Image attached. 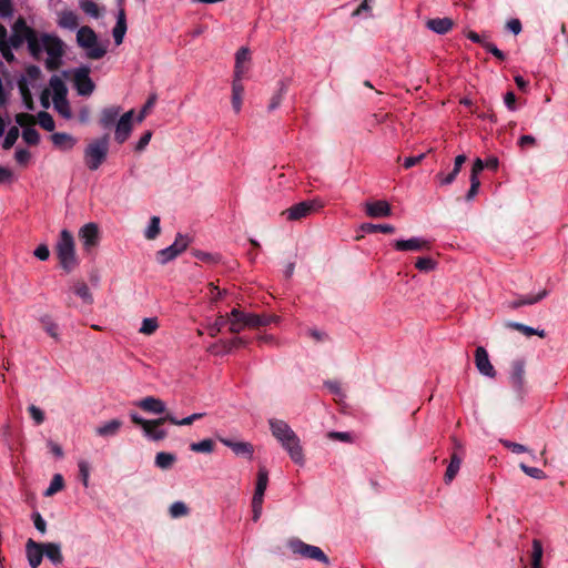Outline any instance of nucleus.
Returning <instances> with one entry per match:
<instances>
[{
  "instance_id": "obj_60",
  "label": "nucleus",
  "mask_w": 568,
  "mask_h": 568,
  "mask_svg": "<svg viewBox=\"0 0 568 568\" xmlns=\"http://www.w3.org/2000/svg\"><path fill=\"white\" fill-rule=\"evenodd\" d=\"M28 410L37 425H41L44 422V413L39 407L30 405Z\"/></svg>"
},
{
  "instance_id": "obj_58",
  "label": "nucleus",
  "mask_w": 568,
  "mask_h": 568,
  "mask_svg": "<svg viewBox=\"0 0 568 568\" xmlns=\"http://www.w3.org/2000/svg\"><path fill=\"white\" fill-rule=\"evenodd\" d=\"M78 466H79V473H80L83 486L88 487L89 486L90 466H89L88 462H85V460H80Z\"/></svg>"
},
{
  "instance_id": "obj_10",
  "label": "nucleus",
  "mask_w": 568,
  "mask_h": 568,
  "mask_svg": "<svg viewBox=\"0 0 568 568\" xmlns=\"http://www.w3.org/2000/svg\"><path fill=\"white\" fill-rule=\"evenodd\" d=\"M190 244V239L187 235H183L179 233L175 237V241L170 246L160 250L156 254L158 262L162 265L171 262L181 253H183Z\"/></svg>"
},
{
  "instance_id": "obj_25",
  "label": "nucleus",
  "mask_w": 568,
  "mask_h": 568,
  "mask_svg": "<svg viewBox=\"0 0 568 568\" xmlns=\"http://www.w3.org/2000/svg\"><path fill=\"white\" fill-rule=\"evenodd\" d=\"M547 295H548V291L542 290L536 295L520 296V297L509 302L508 306L510 308L515 310V308H519L525 305H532V304H536L539 301L544 300Z\"/></svg>"
},
{
  "instance_id": "obj_57",
  "label": "nucleus",
  "mask_w": 568,
  "mask_h": 568,
  "mask_svg": "<svg viewBox=\"0 0 568 568\" xmlns=\"http://www.w3.org/2000/svg\"><path fill=\"white\" fill-rule=\"evenodd\" d=\"M187 513L189 509L183 501H175L170 507V515L173 518L185 516Z\"/></svg>"
},
{
  "instance_id": "obj_13",
  "label": "nucleus",
  "mask_w": 568,
  "mask_h": 568,
  "mask_svg": "<svg viewBox=\"0 0 568 568\" xmlns=\"http://www.w3.org/2000/svg\"><path fill=\"white\" fill-rule=\"evenodd\" d=\"M510 384L515 392L523 396L525 394V361L516 359L511 365Z\"/></svg>"
},
{
  "instance_id": "obj_30",
  "label": "nucleus",
  "mask_w": 568,
  "mask_h": 568,
  "mask_svg": "<svg viewBox=\"0 0 568 568\" xmlns=\"http://www.w3.org/2000/svg\"><path fill=\"white\" fill-rule=\"evenodd\" d=\"M121 427L122 422L120 419H111L97 427L95 433L101 437H113L119 433Z\"/></svg>"
},
{
  "instance_id": "obj_48",
  "label": "nucleus",
  "mask_w": 568,
  "mask_h": 568,
  "mask_svg": "<svg viewBox=\"0 0 568 568\" xmlns=\"http://www.w3.org/2000/svg\"><path fill=\"white\" fill-rule=\"evenodd\" d=\"M160 233V217L152 216L149 223V226L145 230V237L149 240L155 239Z\"/></svg>"
},
{
  "instance_id": "obj_63",
  "label": "nucleus",
  "mask_w": 568,
  "mask_h": 568,
  "mask_svg": "<svg viewBox=\"0 0 568 568\" xmlns=\"http://www.w3.org/2000/svg\"><path fill=\"white\" fill-rule=\"evenodd\" d=\"M483 48L500 61H504L506 59L505 53L491 42L487 41L486 43H484Z\"/></svg>"
},
{
  "instance_id": "obj_11",
  "label": "nucleus",
  "mask_w": 568,
  "mask_h": 568,
  "mask_svg": "<svg viewBox=\"0 0 568 568\" xmlns=\"http://www.w3.org/2000/svg\"><path fill=\"white\" fill-rule=\"evenodd\" d=\"M398 252H423L432 248V242L422 236H414L407 240H395L392 243Z\"/></svg>"
},
{
  "instance_id": "obj_7",
  "label": "nucleus",
  "mask_w": 568,
  "mask_h": 568,
  "mask_svg": "<svg viewBox=\"0 0 568 568\" xmlns=\"http://www.w3.org/2000/svg\"><path fill=\"white\" fill-rule=\"evenodd\" d=\"M287 546L294 555L304 559L315 560L324 564L325 566L331 564L329 558L320 547L306 544L298 538L290 539Z\"/></svg>"
},
{
  "instance_id": "obj_62",
  "label": "nucleus",
  "mask_w": 568,
  "mask_h": 568,
  "mask_svg": "<svg viewBox=\"0 0 568 568\" xmlns=\"http://www.w3.org/2000/svg\"><path fill=\"white\" fill-rule=\"evenodd\" d=\"M32 520L34 524V527L38 531H40L42 535L47 531V523L41 516L40 513L36 511L32 514Z\"/></svg>"
},
{
  "instance_id": "obj_22",
  "label": "nucleus",
  "mask_w": 568,
  "mask_h": 568,
  "mask_svg": "<svg viewBox=\"0 0 568 568\" xmlns=\"http://www.w3.org/2000/svg\"><path fill=\"white\" fill-rule=\"evenodd\" d=\"M426 27L437 33V34H446L448 33L453 27H454V21L450 19V18H434V19H429L427 20L426 22Z\"/></svg>"
},
{
  "instance_id": "obj_21",
  "label": "nucleus",
  "mask_w": 568,
  "mask_h": 568,
  "mask_svg": "<svg viewBox=\"0 0 568 568\" xmlns=\"http://www.w3.org/2000/svg\"><path fill=\"white\" fill-rule=\"evenodd\" d=\"M120 112H121L120 106L112 105V106L104 108L101 111L100 119H99V124L101 125V128L110 129L111 126L115 125L119 120L118 118L120 115Z\"/></svg>"
},
{
  "instance_id": "obj_49",
  "label": "nucleus",
  "mask_w": 568,
  "mask_h": 568,
  "mask_svg": "<svg viewBox=\"0 0 568 568\" xmlns=\"http://www.w3.org/2000/svg\"><path fill=\"white\" fill-rule=\"evenodd\" d=\"M22 138H23L24 142L30 145H37L40 141L39 132L32 126H28V128L23 129Z\"/></svg>"
},
{
  "instance_id": "obj_56",
  "label": "nucleus",
  "mask_w": 568,
  "mask_h": 568,
  "mask_svg": "<svg viewBox=\"0 0 568 568\" xmlns=\"http://www.w3.org/2000/svg\"><path fill=\"white\" fill-rule=\"evenodd\" d=\"M41 322L43 323L44 325V329L45 332L52 337L54 338L55 341H59L60 339V336H59V327L58 325L52 322L49 317H44L41 320Z\"/></svg>"
},
{
  "instance_id": "obj_53",
  "label": "nucleus",
  "mask_w": 568,
  "mask_h": 568,
  "mask_svg": "<svg viewBox=\"0 0 568 568\" xmlns=\"http://www.w3.org/2000/svg\"><path fill=\"white\" fill-rule=\"evenodd\" d=\"M207 351L213 355H225L230 353V343H226L224 339H220L219 342L212 344Z\"/></svg>"
},
{
  "instance_id": "obj_29",
  "label": "nucleus",
  "mask_w": 568,
  "mask_h": 568,
  "mask_svg": "<svg viewBox=\"0 0 568 568\" xmlns=\"http://www.w3.org/2000/svg\"><path fill=\"white\" fill-rule=\"evenodd\" d=\"M51 139H52V143L57 148L62 149V150H71L77 143L75 138H73L71 134L64 133V132H55L52 134Z\"/></svg>"
},
{
  "instance_id": "obj_45",
  "label": "nucleus",
  "mask_w": 568,
  "mask_h": 568,
  "mask_svg": "<svg viewBox=\"0 0 568 568\" xmlns=\"http://www.w3.org/2000/svg\"><path fill=\"white\" fill-rule=\"evenodd\" d=\"M74 293L83 300L84 303L91 304L93 302L92 294L85 283H78L74 286Z\"/></svg>"
},
{
  "instance_id": "obj_27",
  "label": "nucleus",
  "mask_w": 568,
  "mask_h": 568,
  "mask_svg": "<svg viewBox=\"0 0 568 568\" xmlns=\"http://www.w3.org/2000/svg\"><path fill=\"white\" fill-rule=\"evenodd\" d=\"M43 554L55 566L61 565L63 561V556L61 552L60 544L44 542L43 544Z\"/></svg>"
},
{
  "instance_id": "obj_32",
  "label": "nucleus",
  "mask_w": 568,
  "mask_h": 568,
  "mask_svg": "<svg viewBox=\"0 0 568 568\" xmlns=\"http://www.w3.org/2000/svg\"><path fill=\"white\" fill-rule=\"evenodd\" d=\"M58 23L61 28L75 30L79 27V18L71 10H64L59 14Z\"/></svg>"
},
{
  "instance_id": "obj_33",
  "label": "nucleus",
  "mask_w": 568,
  "mask_h": 568,
  "mask_svg": "<svg viewBox=\"0 0 568 568\" xmlns=\"http://www.w3.org/2000/svg\"><path fill=\"white\" fill-rule=\"evenodd\" d=\"M85 50V55L89 59L92 60H99L103 58L108 51V48L105 44H102L98 41V38L89 47L83 48Z\"/></svg>"
},
{
  "instance_id": "obj_38",
  "label": "nucleus",
  "mask_w": 568,
  "mask_h": 568,
  "mask_svg": "<svg viewBox=\"0 0 568 568\" xmlns=\"http://www.w3.org/2000/svg\"><path fill=\"white\" fill-rule=\"evenodd\" d=\"M531 546V566L532 568H541V559L544 552L542 544L539 539H534Z\"/></svg>"
},
{
  "instance_id": "obj_52",
  "label": "nucleus",
  "mask_w": 568,
  "mask_h": 568,
  "mask_svg": "<svg viewBox=\"0 0 568 568\" xmlns=\"http://www.w3.org/2000/svg\"><path fill=\"white\" fill-rule=\"evenodd\" d=\"M520 469L529 477L534 478V479H546L547 478V475L544 470H541L540 468H537V467H530V466H527L526 464L521 463L519 465Z\"/></svg>"
},
{
  "instance_id": "obj_59",
  "label": "nucleus",
  "mask_w": 568,
  "mask_h": 568,
  "mask_svg": "<svg viewBox=\"0 0 568 568\" xmlns=\"http://www.w3.org/2000/svg\"><path fill=\"white\" fill-rule=\"evenodd\" d=\"M500 443L506 448L510 449L515 454H521V453L528 452L526 446H524L521 444H518V443H515V442H510V440H507V439H501Z\"/></svg>"
},
{
  "instance_id": "obj_36",
  "label": "nucleus",
  "mask_w": 568,
  "mask_h": 568,
  "mask_svg": "<svg viewBox=\"0 0 568 568\" xmlns=\"http://www.w3.org/2000/svg\"><path fill=\"white\" fill-rule=\"evenodd\" d=\"M176 462V456L172 453L160 452L155 456V466L161 469H169Z\"/></svg>"
},
{
  "instance_id": "obj_50",
  "label": "nucleus",
  "mask_w": 568,
  "mask_h": 568,
  "mask_svg": "<svg viewBox=\"0 0 568 568\" xmlns=\"http://www.w3.org/2000/svg\"><path fill=\"white\" fill-rule=\"evenodd\" d=\"M18 138H19L18 126H11L3 139L2 148L4 150L11 149L14 145Z\"/></svg>"
},
{
  "instance_id": "obj_2",
  "label": "nucleus",
  "mask_w": 568,
  "mask_h": 568,
  "mask_svg": "<svg viewBox=\"0 0 568 568\" xmlns=\"http://www.w3.org/2000/svg\"><path fill=\"white\" fill-rule=\"evenodd\" d=\"M278 322V316L270 314L244 313L233 308L230 313V331L240 333L244 327H260Z\"/></svg>"
},
{
  "instance_id": "obj_12",
  "label": "nucleus",
  "mask_w": 568,
  "mask_h": 568,
  "mask_svg": "<svg viewBox=\"0 0 568 568\" xmlns=\"http://www.w3.org/2000/svg\"><path fill=\"white\" fill-rule=\"evenodd\" d=\"M133 114L134 111L130 110L119 118L114 131V140L116 143L122 144L129 139L132 132Z\"/></svg>"
},
{
  "instance_id": "obj_46",
  "label": "nucleus",
  "mask_w": 568,
  "mask_h": 568,
  "mask_svg": "<svg viewBox=\"0 0 568 568\" xmlns=\"http://www.w3.org/2000/svg\"><path fill=\"white\" fill-rule=\"evenodd\" d=\"M63 485H64V483H63L62 475L55 474L53 476L49 487L44 491V496H52V495H54L55 493H58L59 490H61L63 488Z\"/></svg>"
},
{
  "instance_id": "obj_31",
  "label": "nucleus",
  "mask_w": 568,
  "mask_h": 568,
  "mask_svg": "<svg viewBox=\"0 0 568 568\" xmlns=\"http://www.w3.org/2000/svg\"><path fill=\"white\" fill-rule=\"evenodd\" d=\"M268 484V471L265 467H260L257 471L256 487L253 498L264 499V494Z\"/></svg>"
},
{
  "instance_id": "obj_24",
  "label": "nucleus",
  "mask_w": 568,
  "mask_h": 568,
  "mask_svg": "<svg viewBox=\"0 0 568 568\" xmlns=\"http://www.w3.org/2000/svg\"><path fill=\"white\" fill-rule=\"evenodd\" d=\"M290 82H291L290 79H282V80L278 81V83H277V91L273 94V97L271 98V101H270V103L267 105V110L270 112L276 110L280 106V104H281V102L283 100V97L287 92Z\"/></svg>"
},
{
  "instance_id": "obj_51",
  "label": "nucleus",
  "mask_w": 568,
  "mask_h": 568,
  "mask_svg": "<svg viewBox=\"0 0 568 568\" xmlns=\"http://www.w3.org/2000/svg\"><path fill=\"white\" fill-rule=\"evenodd\" d=\"M226 323H230V314L227 316H219L215 322L209 327V334L210 336L214 337L216 336L222 328L226 325Z\"/></svg>"
},
{
  "instance_id": "obj_47",
  "label": "nucleus",
  "mask_w": 568,
  "mask_h": 568,
  "mask_svg": "<svg viewBox=\"0 0 568 568\" xmlns=\"http://www.w3.org/2000/svg\"><path fill=\"white\" fill-rule=\"evenodd\" d=\"M158 327L159 324L155 317H146L142 321L139 332L145 335H151L158 329Z\"/></svg>"
},
{
  "instance_id": "obj_23",
  "label": "nucleus",
  "mask_w": 568,
  "mask_h": 568,
  "mask_svg": "<svg viewBox=\"0 0 568 568\" xmlns=\"http://www.w3.org/2000/svg\"><path fill=\"white\" fill-rule=\"evenodd\" d=\"M126 28L125 11L120 9L116 16V23L112 30V36L116 45H120L123 42Z\"/></svg>"
},
{
  "instance_id": "obj_26",
  "label": "nucleus",
  "mask_w": 568,
  "mask_h": 568,
  "mask_svg": "<svg viewBox=\"0 0 568 568\" xmlns=\"http://www.w3.org/2000/svg\"><path fill=\"white\" fill-rule=\"evenodd\" d=\"M462 460H463V452L460 454L457 452H454L452 454L450 462L447 466L445 477H444L446 484L452 483L453 479L456 477V475L459 471Z\"/></svg>"
},
{
  "instance_id": "obj_34",
  "label": "nucleus",
  "mask_w": 568,
  "mask_h": 568,
  "mask_svg": "<svg viewBox=\"0 0 568 568\" xmlns=\"http://www.w3.org/2000/svg\"><path fill=\"white\" fill-rule=\"evenodd\" d=\"M50 88L53 93V99L65 98L68 94V89L63 80L58 75H52L49 81Z\"/></svg>"
},
{
  "instance_id": "obj_37",
  "label": "nucleus",
  "mask_w": 568,
  "mask_h": 568,
  "mask_svg": "<svg viewBox=\"0 0 568 568\" xmlns=\"http://www.w3.org/2000/svg\"><path fill=\"white\" fill-rule=\"evenodd\" d=\"M459 172L460 170L454 166L452 171L448 173H445L443 171L438 172L435 175V180L439 186H448L455 182Z\"/></svg>"
},
{
  "instance_id": "obj_42",
  "label": "nucleus",
  "mask_w": 568,
  "mask_h": 568,
  "mask_svg": "<svg viewBox=\"0 0 568 568\" xmlns=\"http://www.w3.org/2000/svg\"><path fill=\"white\" fill-rule=\"evenodd\" d=\"M190 449L195 453L211 454L214 450V442L206 438L197 443H192Z\"/></svg>"
},
{
  "instance_id": "obj_8",
  "label": "nucleus",
  "mask_w": 568,
  "mask_h": 568,
  "mask_svg": "<svg viewBox=\"0 0 568 568\" xmlns=\"http://www.w3.org/2000/svg\"><path fill=\"white\" fill-rule=\"evenodd\" d=\"M323 207L324 202L321 199H313L294 204L283 211L282 214L285 215L286 220L288 221H298L311 215L312 213L318 212Z\"/></svg>"
},
{
  "instance_id": "obj_40",
  "label": "nucleus",
  "mask_w": 568,
  "mask_h": 568,
  "mask_svg": "<svg viewBox=\"0 0 568 568\" xmlns=\"http://www.w3.org/2000/svg\"><path fill=\"white\" fill-rule=\"evenodd\" d=\"M53 105L61 116H63L64 119H71L72 113L67 97L61 99H53Z\"/></svg>"
},
{
  "instance_id": "obj_55",
  "label": "nucleus",
  "mask_w": 568,
  "mask_h": 568,
  "mask_svg": "<svg viewBox=\"0 0 568 568\" xmlns=\"http://www.w3.org/2000/svg\"><path fill=\"white\" fill-rule=\"evenodd\" d=\"M14 13L11 0H0V19H11Z\"/></svg>"
},
{
  "instance_id": "obj_20",
  "label": "nucleus",
  "mask_w": 568,
  "mask_h": 568,
  "mask_svg": "<svg viewBox=\"0 0 568 568\" xmlns=\"http://www.w3.org/2000/svg\"><path fill=\"white\" fill-rule=\"evenodd\" d=\"M166 422L165 416L160 417L158 419H152L148 423V426L143 428V433L145 437H148L150 440L159 442L166 437L168 433L165 429L159 428L161 424Z\"/></svg>"
},
{
  "instance_id": "obj_44",
  "label": "nucleus",
  "mask_w": 568,
  "mask_h": 568,
  "mask_svg": "<svg viewBox=\"0 0 568 568\" xmlns=\"http://www.w3.org/2000/svg\"><path fill=\"white\" fill-rule=\"evenodd\" d=\"M38 122L40 126L47 131H53L54 130V120L52 115L45 111H40L38 113Z\"/></svg>"
},
{
  "instance_id": "obj_14",
  "label": "nucleus",
  "mask_w": 568,
  "mask_h": 568,
  "mask_svg": "<svg viewBox=\"0 0 568 568\" xmlns=\"http://www.w3.org/2000/svg\"><path fill=\"white\" fill-rule=\"evenodd\" d=\"M80 241L85 251H91L99 244V227L95 223L84 224L79 231Z\"/></svg>"
},
{
  "instance_id": "obj_9",
  "label": "nucleus",
  "mask_w": 568,
  "mask_h": 568,
  "mask_svg": "<svg viewBox=\"0 0 568 568\" xmlns=\"http://www.w3.org/2000/svg\"><path fill=\"white\" fill-rule=\"evenodd\" d=\"M90 68L81 65L73 70V87L81 97H89L93 93L95 84L90 78Z\"/></svg>"
},
{
  "instance_id": "obj_5",
  "label": "nucleus",
  "mask_w": 568,
  "mask_h": 568,
  "mask_svg": "<svg viewBox=\"0 0 568 568\" xmlns=\"http://www.w3.org/2000/svg\"><path fill=\"white\" fill-rule=\"evenodd\" d=\"M7 41L14 49L20 48L24 42L28 43L29 52L32 57H37L39 48L37 45V31L30 28L23 18H18L12 26V33L7 36Z\"/></svg>"
},
{
  "instance_id": "obj_17",
  "label": "nucleus",
  "mask_w": 568,
  "mask_h": 568,
  "mask_svg": "<svg viewBox=\"0 0 568 568\" xmlns=\"http://www.w3.org/2000/svg\"><path fill=\"white\" fill-rule=\"evenodd\" d=\"M219 440L237 456H245L250 460L253 458L254 446L248 442H234L230 438L220 437Z\"/></svg>"
},
{
  "instance_id": "obj_18",
  "label": "nucleus",
  "mask_w": 568,
  "mask_h": 568,
  "mask_svg": "<svg viewBox=\"0 0 568 568\" xmlns=\"http://www.w3.org/2000/svg\"><path fill=\"white\" fill-rule=\"evenodd\" d=\"M365 212L368 216L374 219L387 217L392 214V209L387 201L378 200L374 202H367L365 204Z\"/></svg>"
},
{
  "instance_id": "obj_6",
  "label": "nucleus",
  "mask_w": 568,
  "mask_h": 568,
  "mask_svg": "<svg viewBox=\"0 0 568 568\" xmlns=\"http://www.w3.org/2000/svg\"><path fill=\"white\" fill-rule=\"evenodd\" d=\"M55 252L61 267L65 272H71L77 265L78 260L75 256L74 239L71 232L62 230L59 240L55 244Z\"/></svg>"
},
{
  "instance_id": "obj_28",
  "label": "nucleus",
  "mask_w": 568,
  "mask_h": 568,
  "mask_svg": "<svg viewBox=\"0 0 568 568\" xmlns=\"http://www.w3.org/2000/svg\"><path fill=\"white\" fill-rule=\"evenodd\" d=\"M97 38L98 37H97V33L94 32V30L88 26H83L78 29L77 43L82 49L91 45L93 43V41H95Z\"/></svg>"
},
{
  "instance_id": "obj_35",
  "label": "nucleus",
  "mask_w": 568,
  "mask_h": 568,
  "mask_svg": "<svg viewBox=\"0 0 568 568\" xmlns=\"http://www.w3.org/2000/svg\"><path fill=\"white\" fill-rule=\"evenodd\" d=\"M507 327L521 332L526 336L538 335L544 338L546 336V332L544 329H537L531 326L518 323V322H508L506 324Z\"/></svg>"
},
{
  "instance_id": "obj_43",
  "label": "nucleus",
  "mask_w": 568,
  "mask_h": 568,
  "mask_svg": "<svg viewBox=\"0 0 568 568\" xmlns=\"http://www.w3.org/2000/svg\"><path fill=\"white\" fill-rule=\"evenodd\" d=\"M415 267L420 272H430L437 267V262L432 257H418Z\"/></svg>"
},
{
  "instance_id": "obj_4",
  "label": "nucleus",
  "mask_w": 568,
  "mask_h": 568,
  "mask_svg": "<svg viewBox=\"0 0 568 568\" xmlns=\"http://www.w3.org/2000/svg\"><path fill=\"white\" fill-rule=\"evenodd\" d=\"M37 45L39 51L34 58L38 59L40 54L45 51L48 54L45 59V68L50 71L57 70L61 64V58L63 54L62 41L55 36L42 34L39 38L37 34Z\"/></svg>"
},
{
  "instance_id": "obj_1",
  "label": "nucleus",
  "mask_w": 568,
  "mask_h": 568,
  "mask_svg": "<svg viewBox=\"0 0 568 568\" xmlns=\"http://www.w3.org/2000/svg\"><path fill=\"white\" fill-rule=\"evenodd\" d=\"M270 430L273 437L281 444L290 458L300 466L305 464L304 449L297 434L283 419L270 418Z\"/></svg>"
},
{
  "instance_id": "obj_15",
  "label": "nucleus",
  "mask_w": 568,
  "mask_h": 568,
  "mask_svg": "<svg viewBox=\"0 0 568 568\" xmlns=\"http://www.w3.org/2000/svg\"><path fill=\"white\" fill-rule=\"evenodd\" d=\"M475 364L480 374L494 378L496 371L489 361L487 351L483 346H478L475 351Z\"/></svg>"
},
{
  "instance_id": "obj_3",
  "label": "nucleus",
  "mask_w": 568,
  "mask_h": 568,
  "mask_svg": "<svg viewBox=\"0 0 568 568\" xmlns=\"http://www.w3.org/2000/svg\"><path fill=\"white\" fill-rule=\"evenodd\" d=\"M110 149V136L104 134L91 140L83 150V161L90 171H97L106 161Z\"/></svg>"
},
{
  "instance_id": "obj_16",
  "label": "nucleus",
  "mask_w": 568,
  "mask_h": 568,
  "mask_svg": "<svg viewBox=\"0 0 568 568\" xmlns=\"http://www.w3.org/2000/svg\"><path fill=\"white\" fill-rule=\"evenodd\" d=\"M26 555L31 568H38L44 556L43 544L29 539L26 544Z\"/></svg>"
},
{
  "instance_id": "obj_41",
  "label": "nucleus",
  "mask_w": 568,
  "mask_h": 568,
  "mask_svg": "<svg viewBox=\"0 0 568 568\" xmlns=\"http://www.w3.org/2000/svg\"><path fill=\"white\" fill-rule=\"evenodd\" d=\"M362 230L366 233L382 232V233L390 234V233L395 232V227L390 224L365 223L362 225Z\"/></svg>"
},
{
  "instance_id": "obj_54",
  "label": "nucleus",
  "mask_w": 568,
  "mask_h": 568,
  "mask_svg": "<svg viewBox=\"0 0 568 568\" xmlns=\"http://www.w3.org/2000/svg\"><path fill=\"white\" fill-rule=\"evenodd\" d=\"M13 45L7 41V37L0 40V52L3 59L8 62L14 60V54L12 52Z\"/></svg>"
},
{
  "instance_id": "obj_64",
  "label": "nucleus",
  "mask_w": 568,
  "mask_h": 568,
  "mask_svg": "<svg viewBox=\"0 0 568 568\" xmlns=\"http://www.w3.org/2000/svg\"><path fill=\"white\" fill-rule=\"evenodd\" d=\"M31 154L26 149H17L14 153L16 161L21 164L26 165L30 161Z\"/></svg>"
},
{
  "instance_id": "obj_39",
  "label": "nucleus",
  "mask_w": 568,
  "mask_h": 568,
  "mask_svg": "<svg viewBox=\"0 0 568 568\" xmlns=\"http://www.w3.org/2000/svg\"><path fill=\"white\" fill-rule=\"evenodd\" d=\"M79 7L91 18L98 19L100 17V9L93 0H80Z\"/></svg>"
},
{
  "instance_id": "obj_19",
  "label": "nucleus",
  "mask_w": 568,
  "mask_h": 568,
  "mask_svg": "<svg viewBox=\"0 0 568 568\" xmlns=\"http://www.w3.org/2000/svg\"><path fill=\"white\" fill-rule=\"evenodd\" d=\"M136 406L146 413L156 414V415L163 414L166 410L165 403L162 399L153 397V396H146V397L140 399L136 403Z\"/></svg>"
},
{
  "instance_id": "obj_61",
  "label": "nucleus",
  "mask_w": 568,
  "mask_h": 568,
  "mask_svg": "<svg viewBox=\"0 0 568 568\" xmlns=\"http://www.w3.org/2000/svg\"><path fill=\"white\" fill-rule=\"evenodd\" d=\"M469 181H470V187L466 194V200L473 201L475 199V196L477 195L478 190L480 187V180H479V178H474V179H469Z\"/></svg>"
}]
</instances>
